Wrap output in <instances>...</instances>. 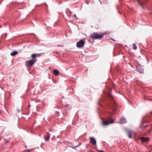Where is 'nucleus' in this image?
Instances as JSON below:
<instances>
[{"label": "nucleus", "mask_w": 152, "mask_h": 152, "mask_svg": "<svg viewBox=\"0 0 152 152\" xmlns=\"http://www.w3.org/2000/svg\"><path fill=\"white\" fill-rule=\"evenodd\" d=\"M108 99L110 100L111 102V109L113 111V113L114 114L115 113L116 104L115 103L112 95L110 93H109L108 94Z\"/></svg>", "instance_id": "f257e3e1"}, {"label": "nucleus", "mask_w": 152, "mask_h": 152, "mask_svg": "<svg viewBox=\"0 0 152 152\" xmlns=\"http://www.w3.org/2000/svg\"><path fill=\"white\" fill-rule=\"evenodd\" d=\"M105 34L104 33H100V34H99L97 32H94L91 34L90 37L92 39H97L103 38Z\"/></svg>", "instance_id": "f03ea898"}, {"label": "nucleus", "mask_w": 152, "mask_h": 152, "mask_svg": "<svg viewBox=\"0 0 152 152\" xmlns=\"http://www.w3.org/2000/svg\"><path fill=\"white\" fill-rule=\"evenodd\" d=\"M148 0H137V3L143 9H145Z\"/></svg>", "instance_id": "7ed1b4c3"}, {"label": "nucleus", "mask_w": 152, "mask_h": 152, "mask_svg": "<svg viewBox=\"0 0 152 152\" xmlns=\"http://www.w3.org/2000/svg\"><path fill=\"white\" fill-rule=\"evenodd\" d=\"M113 122L112 119L110 117L108 120L105 119L103 120L102 122V124L104 126H107L109 124L113 123Z\"/></svg>", "instance_id": "20e7f679"}, {"label": "nucleus", "mask_w": 152, "mask_h": 152, "mask_svg": "<svg viewBox=\"0 0 152 152\" xmlns=\"http://www.w3.org/2000/svg\"><path fill=\"white\" fill-rule=\"evenodd\" d=\"M36 59H31L27 61L26 62V65L27 67L31 66L36 62Z\"/></svg>", "instance_id": "39448f33"}, {"label": "nucleus", "mask_w": 152, "mask_h": 152, "mask_svg": "<svg viewBox=\"0 0 152 152\" xmlns=\"http://www.w3.org/2000/svg\"><path fill=\"white\" fill-rule=\"evenodd\" d=\"M85 44L84 41L82 39H80L77 42L76 46L78 48H81L83 47Z\"/></svg>", "instance_id": "423d86ee"}, {"label": "nucleus", "mask_w": 152, "mask_h": 152, "mask_svg": "<svg viewBox=\"0 0 152 152\" xmlns=\"http://www.w3.org/2000/svg\"><path fill=\"white\" fill-rule=\"evenodd\" d=\"M128 134V136L130 138H132V136H135L136 135V133L131 130H128L127 131Z\"/></svg>", "instance_id": "0eeeda50"}, {"label": "nucleus", "mask_w": 152, "mask_h": 152, "mask_svg": "<svg viewBox=\"0 0 152 152\" xmlns=\"http://www.w3.org/2000/svg\"><path fill=\"white\" fill-rule=\"evenodd\" d=\"M89 140L90 142L91 143L92 145H96V141L95 138L93 137H90Z\"/></svg>", "instance_id": "6e6552de"}, {"label": "nucleus", "mask_w": 152, "mask_h": 152, "mask_svg": "<svg viewBox=\"0 0 152 152\" xmlns=\"http://www.w3.org/2000/svg\"><path fill=\"white\" fill-rule=\"evenodd\" d=\"M41 56V55L39 53L36 54L34 53L32 54L31 56V57L32 59H35V58L37 57H39Z\"/></svg>", "instance_id": "1a4fd4ad"}, {"label": "nucleus", "mask_w": 152, "mask_h": 152, "mask_svg": "<svg viewBox=\"0 0 152 152\" xmlns=\"http://www.w3.org/2000/svg\"><path fill=\"white\" fill-rule=\"evenodd\" d=\"M140 140L143 142H147L149 141V139L148 138L142 137L141 138Z\"/></svg>", "instance_id": "9d476101"}, {"label": "nucleus", "mask_w": 152, "mask_h": 152, "mask_svg": "<svg viewBox=\"0 0 152 152\" xmlns=\"http://www.w3.org/2000/svg\"><path fill=\"white\" fill-rule=\"evenodd\" d=\"M126 122V120L125 118H122L120 119V123L121 124H125Z\"/></svg>", "instance_id": "9b49d317"}, {"label": "nucleus", "mask_w": 152, "mask_h": 152, "mask_svg": "<svg viewBox=\"0 0 152 152\" xmlns=\"http://www.w3.org/2000/svg\"><path fill=\"white\" fill-rule=\"evenodd\" d=\"M54 74L56 76H58L59 74V72L57 69H55L53 71Z\"/></svg>", "instance_id": "f8f14e48"}, {"label": "nucleus", "mask_w": 152, "mask_h": 152, "mask_svg": "<svg viewBox=\"0 0 152 152\" xmlns=\"http://www.w3.org/2000/svg\"><path fill=\"white\" fill-rule=\"evenodd\" d=\"M50 137V134L48 132L47 133V137H44V138L45 141H46L47 140H48Z\"/></svg>", "instance_id": "ddd939ff"}, {"label": "nucleus", "mask_w": 152, "mask_h": 152, "mask_svg": "<svg viewBox=\"0 0 152 152\" xmlns=\"http://www.w3.org/2000/svg\"><path fill=\"white\" fill-rule=\"evenodd\" d=\"M18 54V53L17 51H14L12 53H11V56H14Z\"/></svg>", "instance_id": "4468645a"}, {"label": "nucleus", "mask_w": 152, "mask_h": 152, "mask_svg": "<svg viewBox=\"0 0 152 152\" xmlns=\"http://www.w3.org/2000/svg\"><path fill=\"white\" fill-rule=\"evenodd\" d=\"M133 49L134 50H136L137 49V45L134 44H133Z\"/></svg>", "instance_id": "2eb2a0df"}, {"label": "nucleus", "mask_w": 152, "mask_h": 152, "mask_svg": "<svg viewBox=\"0 0 152 152\" xmlns=\"http://www.w3.org/2000/svg\"><path fill=\"white\" fill-rule=\"evenodd\" d=\"M137 71L141 73H142L143 72V69H141L140 70L138 69H137Z\"/></svg>", "instance_id": "dca6fc26"}, {"label": "nucleus", "mask_w": 152, "mask_h": 152, "mask_svg": "<svg viewBox=\"0 0 152 152\" xmlns=\"http://www.w3.org/2000/svg\"><path fill=\"white\" fill-rule=\"evenodd\" d=\"M141 127L142 128H145V127H146L147 126V125H146L145 126H143V124H141Z\"/></svg>", "instance_id": "f3484780"}, {"label": "nucleus", "mask_w": 152, "mask_h": 152, "mask_svg": "<svg viewBox=\"0 0 152 152\" xmlns=\"http://www.w3.org/2000/svg\"><path fill=\"white\" fill-rule=\"evenodd\" d=\"M81 143H79V145H77L75 146V148H77V147H78V146H80V145H81Z\"/></svg>", "instance_id": "a211bd4d"}, {"label": "nucleus", "mask_w": 152, "mask_h": 152, "mask_svg": "<svg viewBox=\"0 0 152 152\" xmlns=\"http://www.w3.org/2000/svg\"><path fill=\"white\" fill-rule=\"evenodd\" d=\"M63 45H58V47H59V46H61V47H63Z\"/></svg>", "instance_id": "6ab92c4d"}, {"label": "nucleus", "mask_w": 152, "mask_h": 152, "mask_svg": "<svg viewBox=\"0 0 152 152\" xmlns=\"http://www.w3.org/2000/svg\"><path fill=\"white\" fill-rule=\"evenodd\" d=\"M151 130H150V131H148V132L149 133H151Z\"/></svg>", "instance_id": "aec40b11"}, {"label": "nucleus", "mask_w": 152, "mask_h": 152, "mask_svg": "<svg viewBox=\"0 0 152 152\" xmlns=\"http://www.w3.org/2000/svg\"><path fill=\"white\" fill-rule=\"evenodd\" d=\"M104 152V151H102V150H101V151H100V152Z\"/></svg>", "instance_id": "412c9836"}, {"label": "nucleus", "mask_w": 152, "mask_h": 152, "mask_svg": "<svg viewBox=\"0 0 152 152\" xmlns=\"http://www.w3.org/2000/svg\"><path fill=\"white\" fill-rule=\"evenodd\" d=\"M89 2H86V3L87 4H89Z\"/></svg>", "instance_id": "4be33fe9"}, {"label": "nucleus", "mask_w": 152, "mask_h": 152, "mask_svg": "<svg viewBox=\"0 0 152 152\" xmlns=\"http://www.w3.org/2000/svg\"><path fill=\"white\" fill-rule=\"evenodd\" d=\"M74 16L75 17H76V15H75Z\"/></svg>", "instance_id": "5701e85b"}, {"label": "nucleus", "mask_w": 152, "mask_h": 152, "mask_svg": "<svg viewBox=\"0 0 152 152\" xmlns=\"http://www.w3.org/2000/svg\"><path fill=\"white\" fill-rule=\"evenodd\" d=\"M28 150V151H30V150Z\"/></svg>", "instance_id": "b1692460"}]
</instances>
